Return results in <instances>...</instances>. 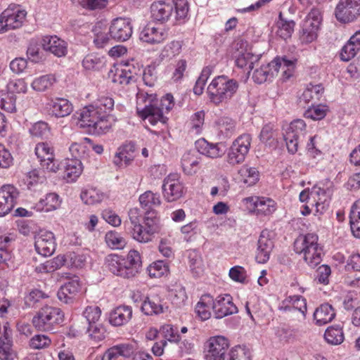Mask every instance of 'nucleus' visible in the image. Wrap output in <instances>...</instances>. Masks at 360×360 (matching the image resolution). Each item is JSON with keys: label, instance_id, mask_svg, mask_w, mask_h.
<instances>
[{"label": "nucleus", "instance_id": "5fc2aeb1", "mask_svg": "<svg viewBox=\"0 0 360 360\" xmlns=\"http://www.w3.org/2000/svg\"><path fill=\"white\" fill-rule=\"evenodd\" d=\"M29 132L33 137L47 139L51 135V128L47 122L39 121L32 124Z\"/></svg>", "mask_w": 360, "mask_h": 360}, {"label": "nucleus", "instance_id": "2f4dec72", "mask_svg": "<svg viewBox=\"0 0 360 360\" xmlns=\"http://www.w3.org/2000/svg\"><path fill=\"white\" fill-rule=\"evenodd\" d=\"M132 308L128 305H120L111 311L109 316V322L115 326H121L127 324L132 318Z\"/></svg>", "mask_w": 360, "mask_h": 360}, {"label": "nucleus", "instance_id": "6ab92c4d", "mask_svg": "<svg viewBox=\"0 0 360 360\" xmlns=\"http://www.w3.org/2000/svg\"><path fill=\"white\" fill-rule=\"evenodd\" d=\"M19 193L11 184H6L0 188V217L8 214L14 207Z\"/></svg>", "mask_w": 360, "mask_h": 360}, {"label": "nucleus", "instance_id": "4c0bfd02", "mask_svg": "<svg viewBox=\"0 0 360 360\" xmlns=\"http://www.w3.org/2000/svg\"><path fill=\"white\" fill-rule=\"evenodd\" d=\"M261 58V55L253 54L251 52L245 51L238 54L236 59V65L238 68L248 70V73L254 68V64L257 63Z\"/></svg>", "mask_w": 360, "mask_h": 360}, {"label": "nucleus", "instance_id": "338daca9", "mask_svg": "<svg viewBox=\"0 0 360 360\" xmlns=\"http://www.w3.org/2000/svg\"><path fill=\"white\" fill-rule=\"evenodd\" d=\"M205 115L204 110L198 111L191 115L190 118L191 130L195 134L201 133L204 125Z\"/></svg>", "mask_w": 360, "mask_h": 360}, {"label": "nucleus", "instance_id": "e2e57ef3", "mask_svg": "<svg viewBox=\"0 0 360 360\" xmlns=\"http://www.w3.org/2000/svg\"><path fill=\"white\" fill-rule=\"evenodd\" d=\"M65 258V264L72 268H82L85 266L86 257L84 254L76 252H70L64 255Z\"/></svg>", "mask_w": 360, "mask_h": 360}, {"label": "nucleus", "instance_id": "f704fd0d", "mask_svg": "<svg viewBox=\"0 0 360 360\" xmlns=\"http://www.w3.org/2000/svg\"><path fill=\"white\" fill-rule=\"evenodd\" d=\"M316 196L312 200L311 207H315L316 214H322L329 207L330 200L325 189L315 186Z\"/></svg>", "mask_w": 360, "mask_h": 360}, {"label": "nucleus", "instance_id": "0eeeda50", "mask_svg": "<svg viewBox=\"0 0 360 360\" xmlns=\"http://www.w3.org/2000/svg\"><path fill=\"white\" fill-rule=\"evenodd\" d=\"M278 310L290 319L302 322L306 318L307 300L301 295L288 296L279 304Z\"/></svg>", "mask_w": 360, "mask_h": 360}, {"label": "nucleus", "instance_id": "6e6d98bb", "mask_svg": "<svg viewBox=\"0 0 360 360\" xmlns=\"http://www.w3.org/2000/svg\"><path fill=\"white\" fill-rule=\"evenodd\" d=\"M180 231L183 235V238L186 242H191L195 240L196 236L200 232L199 222L193 220L181 227Z\"/></svg>", "mask_w": 360, "mask_h": 360}, {"label": "nucleus", "instance_id": "7c9ffc66", "mask_svg": "<svg viewBox=\"0 0 360 360\" xmlns=\"http://www.w3.org/2000/svg\"><path fill=\"white\" fill-rule=\"evenodd\" d=\"M197 150L202 155L210 158H221L224 154V146L221 143H210L205 139H200L195 143Z\"/></svg>", "mask_w": 360, "mask_h": 360}, {"label": "nucleus", "instance_id": "4d7b16f0", "mask_svg": "<svg viewBox=\"0 0 360 360\" xmlns=\"http://www.w3.org/2000/svg\"><path fill=\"white\" fill-rule=\"evenodd\" d=\"M91 105L98 111L99 114L108 115L113 109L114 100L110 96H102Z\"/></svg>", "mask_w": 360, "mask_h": 360}, {"label": "nucleus", "instance_id": "052dcab7", "mask_svg": "<svg viewBox=\"0 0 360 360\" xmlns=\"http://www.w3.org/2000/svg\"><path fill=\"white\" fill-rule=\"evenodd\" d=\"M105 243L112 249H122L126 244L125 240L116 231H108L105 236Z\"/></svg>", "mask_w": 360, "mask_h": 360}, {"label": "nucleus", "instance_id": "6e6552de", "mask_svg": "<svg viewBox=\"0 0 360 360\" xmlns=\"http://www.w3.org/2000/svg\"><path fill=\"white\" fill-rule=\"evenodd\" d=\"M252 137L249 134L238 136L228 148L226 161L231 166L242 164L249 153Z\"/></svg>", "mask_w": 360, "mask_h": 360}, {"label": "nucleus", "instance_id": "4468645a", "mask_svg": "<svg viewBox=\"0 0 360 360\" xmlns=\"http://www.w3.org/2000/svg\"><path fill=\"white\" fill-rule=\"evenodd\" d=\"M305 129L306 124L302 120H296L290 124L284 134V140L289 153L295 154L297 151L299 139L304 136Z\"/></svg>", "mask_w": 360, "mask_h": 360}, {"label": "nucleus", "instance_id": "37998d69", "mask_svg": "<svg viewBox=\"0 0 360 360\" xmlns=\"http://www.w3.org/2000/svg\"><path fill=\"white\" fill-rule=\"evenodd\" d=\"M139 200L141 207L147 210V212L160 206L161 204L160 194L150 191H147L142 193L139 196Z\"/></svg>", "mask_w": 360, "mask_h": 360}, {"label": "nucleus", "instance_id": "a878e982", "mask_svg": "<svg viewBox=\"0 0 360 360\" xmlns=\"http://www.w3.org/2000/svg\"><path fill=\"white\" fill-rule=\"evenodd\" d=\"M49 114L56 118L67 117L73 111V105L66 98H56L47 103Z\"/></svg>", "mask_w": 360, "mask_h": 360}, {"label": "nucleus", "instance_id": "0e129e2a", "mask_svg": "<svg viewBox=\"0 0 360 360\" xmlns=\"http://www.w3.org/2000/svg\"><path fill=\"white\" fill-rule=\"evenodd\" d=\"M227 360H251L250 351L245 346H236L230 350Z\"/></svg>", "mask_w": 360, "mask_h": 360}, {"label": "nucleus", "instance_id": "5701e85b", "mask_svg": "<svg viewBox=\"0 0 360 360\" xmlns=\"http://www.w3.org/2000/svg\"><path fill=\"white\" fill-rule=\"evenodd\" d=\"M144 101V98L142 94H138L137 96V106L136 112L138 115L143 120H148V122L155 125L159 121H162L164 118L162 110L149 103L143 108L141 106L142 102Z\"/></svg>", "mask_w": 360, "mask_h": 360}, {"label": "nucleus", "instance_id": "de8ad7c7", "mask_svg": "<svg viewBox=\"0 0 360 360\" xmlns=\"http://www.w3.org/2000/svg\"><path fill=\"white\" fill-rule=\"evenodd\" d=\"M349 223L353 235L360 238V200L356 201L352 207Z\"/></svg>", "mask_w": 360, "mask_h": 360}, {"label": "nucleus", "instance_id": "7ed1b4c3", "mask_svg": "<svg viewBox=\"0 0 360 360\" xmlns=\"http://www.w3.org/2000/svg\"><path fill=\"white\" fill-rule=\"evenodd\" d=\"M238 82L226 75H219L213 78L207 88L208 101L215 106L223 105L236 94Z\"/></svg>", "mask_w": 360, "mask_h": 360}, {"label": "nucleus", "instance_id": "864d4df0", "mask_svg": "<svg viewBox=\"0 0 360 360\" xmlns=\"http://www.w3.org/2000/svg\"><path fill=\"white\" fill-rule=\"evenodd\" d=\"M324 338L331 345H340L345 338L342 328L339 326L329 327L325 332Z\"/></svg>", "mask_w": 360, "mask_h": 360}, {"label": "nucleus", "instance_id": "c03bdc74", "mask_svg": "<svg viewBox=\"0 0 360 360\" xmlns=\"http://www.w3.org/2000/svg\"><path fill=\"white\" fill-rule=\"evenodd\" d=\"M56 82V79L53 75H45L35 78L31 83V87L35 91L44 92L50 89Z\"/></svg>", "mask_w": 360, "mask_h": 360}, {"label": "nucleus", "instance_id": "09e8293b", "mask_svg": "<svg viewBox=\"0 0 360 360\" xmlns=\"http://www.w3.org/2000/svg\"><path fill=\"white\" fill-rule=\"evenodd\" d=\"M65 264V258L64 255H58L44 263L39 264L37 270L41 273H51Z\"/></svg>", "mask_w": 360, "mask_h": 360}, {"label": "nucleus", "instance_id": "412c9836", "mask_svg": "<svg viewBox=\"0 0 360 360\" xmlns=\"http://www.w3.org/2000/svg\"><path fill=\"white\" fill-rule=\"evenodd\" d=\"M212 309L216 319H222L238 311L232 297L229 294L219 295L214 300L212 299Z\"/></svg>", "mask_w": 360, "mask_h": 360}, {"label": "nucleus", "instance_id": "e433bc0d", "mask_svg": "<svg viewBox=\"0 0 360 360\" xmlns=\"http://www.w3.org/2000/svg\"><path fill=\"white\" fill-rule=\"evenodd\" d=\"M218 136L220 139L230 138L236 131V122L228 117H223L217 121Z\"/></svg>", "mask_w": 360, "mask_h": 360}, {"label": "nucleus", "instance_id": "3c124183", "mask_svg": "<svg viewBox=\"0 0 360 360\" xmlns=\"http://www.w3.org/2000/svg\"><path fill=\"white\" fill-rule=\"evenodd\" d=\"M160 333L164 338L163 340H167V342L178 344L181 340L178 327L172 324L162 325L160 328Z\"/></svg>", "mask_w": 360, "mask_h": 360}, {"label": "nucleus", "instance_id": "a19ab883", "mask_svg": "<svg viewBox=\"0 0 360 360\" xmlns=\"http://www.w3.org/2000/svg\"><path fill=\"white\" fill-rule=\"evenodd\" d=\"M212 309V297L205 295L200 297L195 306V312L202 321L208 320L211 317Z\"/></svg>", "mask_w": 360, "mask_h": 360}, {"label": "nucleus", "instance_id": "58836bf2", "mask_svg": "<svg viewBox=\"0 0 360 360\" xmlns=\"http://www.w3.org/2000/svg\"><path fill=\"white\" fill-rule=\"evenodd\" d=\"M109 77L112 79V82L120 85H127L129 84L133 78L132 72L127 67H114L109 72Z\"/></svg>", "mask_w": 360, "mask_h": 360}, {"label": "nucleus", "instance_id": "603ef678", "mask_svg": "<svg viewBox=\"0 0 360 360\" xmlns=\"http://www.w3.org/2000/svg\"><path fill=\"white\" fill-rule=\"evenodd\" d=\"M111 127L112 123L109 120L108 115L100 114L97 120L94 122L89 133L97 135L106 134L110 129Z\"/></svg>", "mask_w": 360, "mask_h": 360}, {"label": "nucleus", "instance_id": "dca6fc26", "mask_svg": "<svg viewBox=\"0 0 360 360\" xmlns=\"http://www.w3.org/2000/svg\"><path fill=\"white\" fill-rule=\"evenodd\" d=\"M162 188L164 198L167 202L179 200L184 192V187L176 173L170 174L164 179Z\"/></svg>", "mask_w": 360, "mask_h": 360}, {"label": "nucleus", "instance_id": "aec40b11", "mask_svg": "<svg viewBox=\"0 0 360 360\" xmlns=\"http://www.w3.org/2000/svg\"><path fill=\"white\" fill-rule=\"evenodd\" d=\"M245 201L257 215H270L276 210V202L269 198L252 196L246 198Z\"/></svg>", "mask_w": 360, "mask_h": 360}, {"label": "nucleus", "instance_id": "9d476101", "mask_svg": "<svg viewBox=\"0 0 360 360\" xmlns=\"http://www.w3.org/2000/svg\"><path fill=\"white\" fill-rule=\"evenodd\" d=\"M34 153L44 170L53 173L58 171V161L55 158L53 147L49 143H38L35 146Z\"/></svg>", "mask_w": 360, "mask_h": 360}, {"label": "nucleus", "instance_id": "423d86ee", "mask_svg": "<svg viewBox=\"0 0 360 360\" xmlns=\"http://www.w3.org/2000/svg\"><path fill=\"white\" fill-rule=\"evenodd\" d=\"M63 320L64 314L60 308L45 306L33 317L32 323L38 330L53 331Z\"/></svg>", "mask_w": 360, "mask_h": 360}, {"label": "nucleus", "instance_id": "8fccbe9b", "mask_svg": "<svg viewBox=\"0 0 360 360\" xmlns=\"http://www.w3.org/2000/svg\"><path fill=\"white\" fill-rule=\"evenodd\" d=\"M169 271V264L164 260H157L147 268V272L150 278H161L167 275Z\"/></svg>", "mask_w": 360, "mask_h": 360}, {"label": "nucleus", "instance_id": "49530a36", "mask_svg": "<svg viewBox=\"0 0 360 360\" xmlns=\"http://www.w3.org/2000/svg\"><path fill=\"white\" fill-rule=\"evenodd\" d=\"M80 198L85 204L94 205L102 202L105 194L97 188H89L82 191Z\"/></svg>", "mask_w": 360, "mask_h": 360}, {"label": "nucleus", "instance_id": "13d9d810", "mask_svg": "<svg viewBox=\"0 0 360 360\" xmlns=\"http://www.w3.org/2000/svg\"><path fill=\"white\" fill-rule=\"evenodd\" d=\"M130 233L132 238L139 243H146L151 241L153 238L145 226L141 224L131 226Z\"/></svg>", "mask_w": 360, "mask_h": 360}, {"label": "nucleus", "instance_id": "c9c22d12", "mask_svg": "<svg viewBox=\"0 0 360 360\" xmlns=\"http://www.w3.org/2000/svg\"><path fill=\"white\" fill-rule=\"evenodd\" d=\"M60 200L58 195L55 193L47 194L44 198L41 199L35 205L39 212H50L60 207Z\"/></svg>", "mask_w": 360, "mask_h": 360}, {"label": "nucleus", "instance_id": "9b49d317", "mask_svg": "<svg viewBox=\"0 0 360 360\" xmlns=\"http://www.w3.org/2000/svg\"><path fill=\"white\" fill-rule=\"evenodd\" d=\"M334 15L341 23H350L360 16V0H340L337 4Z\"/></svg>", "mask_w": 360, "mask_h": 360}, {"label": "nucleus", "instance_id": "ddd939ff", "mask_svg": "<svg viewBox=\"0 0 360 360\" xmlns=\"http://www.w3.org/2000/svg\"><path fill=\"white\" fill-rule=\"evenodd\" d=\"M321 22V16L318 10L313 9L307 15L302 23L301 39L304 43H311L317 37Z\"/></svg>", "mask_w": 360, "mask_h": 360}, {"label": "nucleus", "instance_id": "4be33fe9", "mask_svg": "<svg viewBox=\"0 0 360 360\" xmlns=\"http://www.w3.org/2000/svg\"><path fill=\"white\" fill-rule=\"evenodd\" d=\"M274 247V243L271 238V233L266 229L263 230L257 242V262L259 264L266 263L270 258Z\"/></svg>", "mask_w": 360, "mask_h": 360}, {"label": "nucleus", "instance_id": "f257e3e1", "mask_svg": "<svg viewBox=\"0 0 360 360\" xmlns=\"http://www.w3.org/2000/svg\"><path fill=\"white\" fill-rule=\"evenodd\" d=\"M105 264L114 275L124 278H132L141 272L142 261L139 252L131 250L124 257L109 255L105 259Z\"/></svg>", "mask_w": 360, "mask_h": 360}, {"label": "nucleus", "instance_id": "c756f323", "mask_svg": "<svg viewBox=\"0 0 360 360\" xmlns=\"http://www.w3.org/2000/svg\"><path fill=\"white\" fill-rule=\"evenodd\" d=\"M41 47L44 51H50L57 57H62L67 53L65 41L57 36H44L41 39Z\"/></svg>", "mask_w": 360, "mask_h": 360}, {"label": "nucleus", "instance_id": "393cba45", "mask_svg": "<svg viewBox=\"0 0 360 360\" xmlns=\"http://www.w3.org/2000/svg\"><path fill=\"white\" fill-rule=\"evenodd\" d=\"M167 37V33L164 28L156 27L151 22L147 24L139 34L140 40L150 44H160Z\"/></svg>", "mask_w": 360, "mask_h": 360}, {"label": "nucleus", "instance_id": "c85d7f7f", "mask_svg": "<svg viewBox=\"0 0 360 360\" xmlns=\"http://www.w3.org/2000/svg\"><path fill=\"white\" fill-rule=\"evenodd\" d=\"M15 356L13 349L12 330L7 323L4 326V333L0 337V359L14 360Z\"/></svg>", "mask_w": 360, "mask_h": 360}, {"label": "nucleus", "instance_id": "f8f14e48", "mask_svg": "<svg viewBox=\"0 0 360 360\" xmlns=\"http://www.w3.org/2000/svg\"><path fill=\"white\" fill-rule=\"evenodd\" d=\"M229 346V340L224 336L210 337L205 345V360H225Z\"/></svg>", "mask_w": 360, "mask_h": 360}, {"label": "nucleus", "instance_id": "69168bd1", "mask_svg": "<svg viewBox=\"0 0 360 360\" xmlns=\"http://www.w3.org/2000/svg\"><path fill=\"white\" fill-rule=\"evenodd\" d=\"M168 297L172 303L176 307H181L187 299L186 290L181 286L171 289Z\"/></svg>", "mask_w": 360, "mask_h": 360}, {"label": "nucleus", "instance_id": "ea45409f", "mask_svg": "<svg viewBox=\"0 0 360 360\" xmlns=\"http://www.w3.org/2000/svg\"><path fill=\"white\" fill-rule=\"evenodd\" d=\"M295 25V22L293 20H288L283 18L282 13H280L276 22V34L281 39L286 40L291 37Z\"/></svg>", "mask_w": 360, "mask_h": 360}, {"label": "nucleus", "instance_id": "39448f33", "mask_svg": "<svg viewBox=\"0 0 360 360\" xmlns=\"http://www.w3.org/2000/svg\"><path fill=\"white\" fill-rule=\"evenodd\" d=\"M318 236L315 233L300 235L294 243V250L302 255L304 262L311 268L319 264L322 260L323 250L318 243Z\"/></svg>", "mask_w": 360, "mask_h": 360}, {"label": "nucleus", "instance_id": "680f3d73", "mask_svg": "<svg viewBox=\"0 0 360 360\" xmlns=\"http://www.w3.org/2000/svg\"><path fill=\"white\" fill-rule=\"evenodd\" d=\"M328 110V107L325 105H312L305 111L304 117L313 120H321L326 117Z\"/></svg>", "mask_w": 360, "mask_h": 360}, {"label": "nucleus", "instance_id": "f3484780", "mask_svg": "<svg viewBox=\"0 0 360 360\" xmlns=\"http://www.w3.org/2000/svg\"><path fill=\"white\" fill-rule=\"evenodd\" d=\"M133 33L131 22L129 18H117L112 20L109 27V34L112 39L125 41Z\"/></svg>", "mask_w": 360, "mask_h": 360}, {"label": "nucleus", "instance_id": "bb28decb", "mask_svg": "<svg viewBox=\"0 0 360 360\" xmlns=\"http://www.w3.org/2000/svg\"><path fill=\"white\" fill-rule=\"evenodd\" d=\"M135 145L131 143H126L120 146L113 158V163L118 167H127L131 164L135 158Z\"/></svg>", "mask_w": 360, "mask_h": 360}, {"label": "nucleus", "instance_id": "2eb2a0df", "mask_svg": "<svg viewBox=\"0 0 360 360\" xmlns=\"http://www.w3.org/2000/svg\"><path fill=\"white\" fill-rule=\"evenodd\" d=\"M86 292L77 277H75L65 283L57 292L58 298L60 301L65 304L72 303L73 301L79 295Z\"/></svg>", "mask_w": 360, "mask_h": 360}, {"label": "nucleus", "instance_id": "774afa93", "mask_svg": "<svg viewBox=\"0 0 360 360\" xmlns=\"http://www.w3.org/2000/svg\"><path fill=\"white\" fill-rule=\"evenodd\" d=\"M45 176L42 172L37 169H32L26 175L25 182L29 189H32L39 184L44 181Z\"/></svg>", "mask_w": 360, "mask_h": 360}, {"label": "nucleus", "instance_id": "20e7f679", "mask_svg": "<svg viewBox=\"0 0 360 360\" xmlns=\"http://www.w3.org/2000/svg\"><path fill=\"white\" fill-rule=\"evenodd\" d=\"M297 59L287 56L276 57L272 61L264 64L256 69L252 75V79L257 84H262L271 80L277 75L279 70H283V76L285 79L290 78L294 72Z\"/></svg>", "mask_w": 360, "mask_h": 360}, {"label": "nucleus", "instance_id": "a211bd4d", "mask_svg": "<svg viewBox=\"0 0 360 360\" xmlns=\"http://www.w3.org/2000/svg\"><path fill=\"white\" fill-rule=\"evenodd\" d=\"M36 251L44 257L53 254L56 248L54 234L48 231H40L34 237Z\"/></svg>", "mask_w": 360, "mask_h": 360}, {"label": "nucleus", "instance_id": "bf43d9fd", "mask_svg": "<svg viewBox=\"0 0 360 360\" xmlns=\"http://www.w3.org/2000/svg\"><path fill=\"white\" fill-rule=\"evenodd\" d=\"M41 41L39 43L36 39H32L27 50L28 58L34 62L39 63L44 60V54L40 51Z\"/></svg>", "mask_w": 360, "mask_h": 360}, {"label": "nucleus", "instance_id": "72a5a7b5", "mask_svg": "<svg viewBox=\"0 0 360 360\" xmlns=\"http://www.w3.org/2000/svg\"><path fill=\"white\" fill-rule=\"evenodd\" d=\"M335 316L333 307L328 304H323L319 307L314 313V319L319 326H323L330 322Z\"/></svg>", "mask_w": 360, "mask_h": 360}, {"label": "nucleus", "instance_id": "79ce46f5", "mask_svg": "<svg viewBox=\"0 0 360 360\" xmlns=\"http://www.w3.org/2000/svg\"><path fill=\"white\" fill-rule=\"evenodd\" d=\"M322 84H309L307 86L305 90L300 97V101L304 103H309L312 101H319L323 93Z\"/></svg>", "mask_w": 360, "mask_h": 360}, {"label": "nucleus", "instance_id": "473e14b6", "mask_svg": "<svg viewBox=\"0 0 360 360\" xmlns=\"http://www.w3.org/2000/svg\"><path fill=\"white\" fill-rule=\"evenodd\" d=\"M82 169V164L79 159H68L65 165L64 179L67 182H73L81 175Z\"/></svg>", "mask_w": 360, "mask_h": 360}, {"label": "nucleus", "instance_id": "1a4fd4ad", "mask_svg": "<svg viewBox=\"0 0 360 360\" xmlns=\"http://www.w3.org/2000/svg\"><path fill=\"white\" fill-rule=\"evenodd\" d=\"M27 12L18 4H11L0 15V33L22 26Z\"/></svg>", "mask_w": 360, "mask_h": 360}, {"label": "nucleus", "instance_id": "b1692460", "mask_svg": "<svg viewBox=\"0 0 360 360\" xmlns=\"http://www.w3.org/2000/svg\"><path fill=\"white\" fill-rule=\"evenodd\" d=\"M100 114L94 106L90 104L75 112L73 118L77 120L76 124L78 127L86 129L89 132L92 128L94 122H96Z\"/></svg>", "mask_w": 360, "mask_h": 360}, {"label": "nucleus", "instance_id": "cd10ccee", "mask_svg": "<svg viewBox=\"0 0 360 360\" xmlns=\"http://www.w3.org/2000/svg\"><path fill=\"white\" fill-rule=\"evenodd\" d=\"M167 309V306L158 294L149 295L141 304L142 311L148 316L162 314Z\"/></svg>", "mask_w": 360, "mask_h": 360}, {"label": "nucleus", "instance_id": "f03ea898", "mask_svg": "<svg viewBox=\"0 0 360 360\" xmlns=\"http://www.w3.org/2000/svg\"><path fill=\"white\" fill-rule=\"evenodd\" d=\"M174 4L160 0L153 1L150 6V18L153 22L166 23L176 11L175 18L179 23L188 19L189 6L187 0H173Z\"/></svg>", "mask_w": 360, "mask_h": 360}, {"label": "nucleus", "instance_id": "a18cd8bd", "mask_svg": "<svg viewBox=\"0 0 360 360\" xmlns=\"http://www.w3.org/2000/svg\"><path fill=\"white\" fill-rule=\"evenodd\" d=\"M200 158L191 153H184L181 158V167L184 172L188 175L197 172L199 169Z\"/></svg>", "mask_w": 360, "mask_h": 360}]
</instances>
